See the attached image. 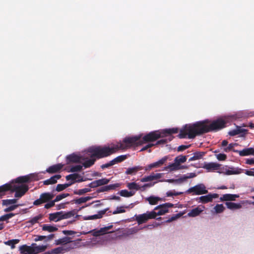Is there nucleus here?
<instances>
[{
	"instance_id": "obj_1",
	"label": "nucleus",
	"mask_w": 254,
	"mask_h": 254,
	"mask_svg": "<svg viewBox=\"0 0 254 254\" xmlns=\"http://www.w3.org/2000/svg\"><path fill=\"white\" fill-rule=\"evenodd\" d=\"M236 119L235 116L225 117L224 119L220 118L213 121L209 125H207V120L197 122L193 124H187L180 130L178 136L180 138L193 139L196 136L204 133L221 129L229 122Z\"/></svg>"
},
{
	"instance_id": "obj_2",
	"label": "nucleus",
	"mask_w": 254,
	"mask_h": 254,
	"mask_svg": "<svg viewBox=\"0 0 254 254\" xmlns=\"http://www.w3.org/2000/svg\"><path fill=\"white\" fill-rule=\"evenodd\" d=\"M141 135H136L131 137H126L122 142L113 144L111 146H99L90 148L89 151L93 153L92 156H95L98 159L105 158L114 154L120 150H126L132 146L141 145L139 143Z\"/></svg>"
},
{
	"instance_id": "obj_3",
	"label": "nucleus",
	"mask_w": 254,
	"mask_h": 254,
	"mask_svg": "<svg viewBox=\"0 0 254 254\" xmlns=\"http://www.w3.org/2000/svg\"><path fill=\"white\" fill-rule=\"evenodd\" d=\"M164 174L163 173H152L151 174L147 176H145L141 178L140 181L141 182H148L155 181L153 183H150L144 184L142 186V189L145 190L146 188H150L153 187L156 183L159 182V180L162 178Z\"/></svg>"
},
{
	"instance_id": "obj_4",
	"label": "nucleus",
	"mask_w": 254,
	"mask_h": 254,
	"mask_svg": "<svg viewBox=\"0 0 254 254\" xmlns=\"http://www.w3.org/2000/svg\"><path fill=\"white\" fill-rule=\"evenodd\" d=\"M163 137L164 135H162L161 132L159 130L151 131L145 135L142 138H140L141 143L139 144L142 145L147 142H153Z\"/></svg>"
},
{
	"instance_id": "obj_5",
	"label": "nucleus",
	"mask_w": 254,
	"mask_h": 254,
	"mask_svg": "<svg viewBox=\"0 0 254 254\" xmlns=\"http://www.w3.org/2000/svg\"><path fill=\"white\" fill-rule=\"evenodd\" d=\"M135 220L137 223L140 225L146 222L149 219H154L156 218L155 211H152L151 212L147 211L146 213L134 215Z\"/></svg>"
},
{
	"instance_id": "obj_6",
	"label": "nucleus",
	"mask_w": 254,
	"mask_h": 254,
	"mask_svg": "<svg viewBox=\"0 0 254 254\" xmlns=\"http://www.w3.org/2000/svg\"><path fill=\"white\" fill-rule=\"evenodd\" d=\"M29 187L27 185L22 184L21 185H11V191L15 192L14 196L20 198L23 196L28 190Z\"/></svg>"
},
{
	"instance_id": "obj_7",
	"label": "nucleus",
	"mask_w": 254,
	"mask_h": 254,
	"mask_svg": "<svg viewBox=\"0 0 254 254\" xmlns=\"http://www.w3.org/2000/svg\"><path fill=\"white\" fill-rule=\"evenodd\" d=\"M186 192L187 193H192V194L195 195H200L207 193L208 190L206 189L205 186L203 184H199L190 188L187 190Z\"/></svg>"
},
{
	"instance_id": "obj_8",
	"label": "nucleus",
	"mask_w": 254,
	"mask_h": 254,
	"mask_svg": "<svg viewBox=\"0 0 254 254\" xmlns=\"http://www.w3.org/2000/svg\"><path fill=\"white\" fill-rule=\"evenodd\" d=\"M54 194L51 192H44L40 194L39 198L33 202L35 206H39L44 203L48 202L54 197Z\"/></svg>"
},
{
	"instance_id": "obj_9",
	"label": "nucleus",
	"mask_w": 254,
	"mask_h": 254,
	"mask_svg": "<svg viewBox=\"0 0 254 254\" xmlns=\"http://www.w3.org/2000/svg\"><path fill=\"white\" fill-rule=\"evenodd\" d=\"M173 204L171 203H165L156 207L154 210L159 209V211L155 212L156 217L158 215H161L168 212V208L172 207Z\"/></svg>"
},
{
	"instance_id": "obj_10",
	"label": "nucleus",
	"mask_w": 254,
	"mask_h": 254,
	"mask_svg": "<svg viewBox=\"0 0 254 254\" xmlns=\"http://www.w3.org/2000/svg\"><path fill=\"white\" fill-rule=\"evenodd\" d=\"M37 175L34 174H30L29 175L21 176L18 177L15 180V182L17 183H28L32 181L37 180Z\"/></svg>"
},
{
	"instance_id": "obj_11",
	"label": "nucleus",
	"mask_w": 254,
	"mask_h": 254,
	"mask_svg": "<svg viewBox=\"0 0 254 254\" xmlns=\"http://www.w3.org/2000/svg\"><path fill=\"white\" fill-rule=\"evenodd\" d=\"M84 158L82 156L77 155L74 153H72L66 156V163L69 164L70 163H81V160H84Z\"/></svg>"
},
{
	"instance_id": "obj_12",
	"label": "nucleus",
	"mask_w": 254,
	"mask_h": 254,
	"mask_svg": "<svg viewBox=\"0 0 254 254\" xmlns=\"http://www.w3.org/2000/svg\"><path fill=\"white\" fill-rule=\"evenodd\" d=\"M99 146H92L88 148L87 152L90 153L91 154L90 156V159H88L86 160L85 159L84 160V162L82 163V166H83L85 168H87L91 167L93 165L96 160V159H98L95 156H92L93 153L89 151V149L92 148L99 147Z\"/></svg>"
},
{
	"instance_id": "obj_13",
	"label": "nucleus",
	"mask_w": 254,
	"mask_h": 254,
	"mask_svg": "<svg viewBox=\"0 0 254 254\" xmlns=\"http://www.w3.org/2000/svg\"><path fill=\"white\" fill-rule=\"evenodd\" d=\"M167 157H164L162 158L161 159L159 160V161H158L156 162H154L153 163L148 165L147 166H146L144 168V170L146 171H150L152 168L160 167L165 163V162L167 161Z\"/></svg>"
},
{
	"instance_id": "obj_14",
	"label": "nucleus",
	"mask_w": 254,
	"mask_h": 254,
	"mask_svg": "<svg viewBox=\"0 0 254 254\" xmlns=\"http://www.w3.org/2000/svg\"><path fill=\"white\" fill-rule=\"evenodd\" d=\"M113 228V225L104 227L100 228L99 230L94 229L91 230L92 235L95 237H98L108 233V231Z\"/></svg>"
},
{
	"instance_id": "obj_15",
	"label": "nucleus",
	"mask_w": 254,
	"mask_h": 254,
	"mask_svg": "<svg viewBox=\"0 0 254 254\" xmlns=\"http://www.w3.org/2000/svg\"><path fill=\"white\" fill-rule=\"evenodd\" d=\"M218 194L217 193H210L206 195L201 196L199 197V202L202 203H206L212 201L213 198L218 197Z\"/></svg>"
},
{
	"instance_id": "obj_16",
	"label": "nucleus",
	"mask_w": 254,
	"mask_h": 254,
	"mask_svg": "<svg viewBox=\"0 0 254 254\" xmlns=\"http://www.w3.org/2000/svg\"><path fill=\"white\" fill-rule=\"evenodd\" d=\"M233 152L238 153L241 156H246L250 155H254V148H247L242 150H233Z\"/></svg>"
},
{
	"instance_id": "obj_17",
	"label": "nucleus",
	"mask_w": 254,
	"mask_h": 254,
	"mask_svg": "<svg viewBox=\"0 0 254 254\" xmlns=\"http://www.w3.org/2000/svg\"><path fill=\"white\" fill-rule=\"evenodd\" d=\"M65 178L67 181L71 180V182H74V183L75 182H81L84 181V180L82 176H81L78 174L76 173L68 175L66 176Z\"/></svg>"
},
{
	"instance_id": "obj_18",
	"label": "nucleus",
	"mask_w": 254,
	"mask_h": 254,
	"mask_svg": "<svg viewBox=\"0 0 254 254\" xmlns=\"http://www.w3.org/2000/svg\"><path fill=\"white\" fill-rule=\"evenodd\" d=\"M64 165L61 163L57 164L50 166L47 169L46 172L50 174H53L59 172L63 167Z\"/></svg>"
},
{
	"instance_id": "obj_19",
	"label": "nucleus",
	"mask_w": 254,
	"mask_h": 254,
	"mask_svg": "<svg viewBox=\"0 0 254 254\" xmlns=\"http://www.w3.org/2000/svg\"><path fill=\"white\" fill-rule=\"evenodd\" d=\"M21 254H35L32 246H28L26 245L21 246L19 248Z\"/></svg>"
},
{
	"instance_id": "obj_20",
	"label": "nucleus",
	"mask_w": 254,
	"mask_h": 254,
	"mask_svg": "<svg viewBox=\"0 0 254 254\" xmlns=\"http://www.w3.org/2000/svg\"><path fill=\"white\" fill-rule=\"evenodd\" d=\"M143 169V167L141 166H136L128 168L126 171L125 174L126 175H135L138 171L142 170Z\"/></svg>"
},
{
	"instance_id": "obj_21",
	"label": "nucleus",
	"mask_w": 254,
	"mask_h": 254,
	"mask_svg": "<svg viewBox=\"0 0 254 254\" xmlns=\"http://www.w3.org/2000/svg\"><path fill=\"white\" fill-rule=\"evenodd\" d=\"M239 197V195L238 194H223L220 198L221 201H234L237 198Z\"/></svg>"
},
{
	"instance_id": "obj_22",
	"label": "nucleus",
	"mask_w": 254,
	"mask_h": 254,
	"mask_svg": "<svg viewBox=\"0 0 254 254\" xmlns=\"http://www.w3.org/2000/svg\"><path fill=\"white\" fill-rule=\"evenodd\" d=\"M62 211L57 212L49 214V219L50 221L58 222L62 219Z\"/></svg>"
},
{
	"instance_id": "obj_23",
	"label": "nucleus",
	"mask_w": 254,
	"mask_h": 254,
	"mask_svg": "<svg viewBox=\"0 0 254 254\" xmlns=\"http://www.w3.org/2000/svg\"><path fill=\"white\" fill-rule=\"evenodd\" d=\"M203 168L208 171H215L219 169L220 165L213 162L208 163L204 165Z\"/></svg>"
},
{
	"instance_id": "obj_24",
	"label": "nucleus",
	"mask_w": 254,
	"mask_h": 254,
	"mask_svg": "<svg viewBox=\"0 0 254 254\" xmlns=\"http://www.w3.org/2000/svg\"><path fill=\"white\" fill-rule=\"evenodd\" d=\"M61 178V176L60 175H56L51 177L50 179L45 180L43 182V184L45 185L55 184L57 182V180L60 179Z\"/></svg>"
},
{
	"instance_id": "obj_25",
	"label": "nucleus",
	"mask_w": 254,
	"mask_h": 254,
	"mask_svg": "<svg viewBox=\"0 0 254 254\" xmlns=\"http://www.w3.org/2000/svg\"><path fill=\"white\" fill-rule=\"evenodd\" d=\"M225 204L227 207L230 210L239 209L242 207L241 203H236L232 202H226Z\"/></svg>"
},
{
	"instance_id": "obj_26",
	"label": "nucleus",
	"mask_w": 254,
	"mask_h": 254,
	"mask_svg": "<svg viewBox=\"0 0 254 254\" xmlns=\"http://www.w3.org/2000/svg\"><path fill=\"white\" fill-rule=\"evenodd\" d=\"M32 246L33 247L34 252L35 253V254L43 252L47 249L46 246L42 245L37 246L36 244H32Z\"/></svg>"
},
{
	"instance_id": "obj_27",
	"label": "nucleus",
	"mask_w": 254,
	"mask_h": 254,
	"mask_svg": "<svg viewBox=\"0 0 254 254\" xmlns=\"http://www.w3.org/2000/svg\"><path fill=\"white\" fill-rule=\"evenodd\" d=\"M55 242V244L57 245H59L66 244L71 242L72 241L71 240V238L68 237H64L63 238L56 240Z\"/></svg>"
},
{
	"instance_id": "obj_28",
	"label": "nucleus",
	"mask_w": 254,
	"mask_h": 254,
	"mask_svg": "<svg viewBox=\"0 0 254 254\" xmlns=\"http://www.w3.org/2000/svg\"><path fill=\"white\" fill-rule=\"evenodd\" d=\"M181 168L182 167H180V166L177 162H174V163H172L168 166L164 167L163 170H169L170 171H172L178 170L181 169Z\"/></svg>"
},
{
	"instance_id": "obj_29",
	"label": "nucleus",
	"mask_w": 254,
	"mask_h": 254,
	"mask_svg": "<svg viewBox=\"0 0 254 254\" xmlns=\"http://www.w3.org/2000/svg\"><path fill=\"white\" fill-rule=\"evenodd\" d=\"M179 129L177 127H174L172 128H166L162 130L161 131L162 135H163L164 136H166V134L169 135H171L173 133H176L178 132Z\"/></svg>"
},
{
	"instance_id": "obj_30",
	"label": "nucleus",
	"mask_w": 254,
	"mask_h": 254,
	"mask_svg": "<svg viewBox=\"0 0 254 254\" xmlns=\"http://www.w3.org/2000/svg\"><path fill=\"white\" fill-rule=\"evenodd\" d=\"M41 226L43 231H48L49 232H54L58 230V228L56 227L48 224H43Z\"/></svg>"
},
{
	"instance_id": "obj_31",
	"label": "nucleus",
	"mask_w": 254,
	"mask_h": 254,
	"mask_svg": "<svg viewBox=\"0 0 254 254\" xmlns=\"http://www.w3.org/2000/svg\"><path fill=\"white\" fill-rule=\"evenodd\" d=\"M202 210L199 207H196L191 209L188 214V215L190 217H195L200 214Z\"/></svg>"
},
{
	"instance_id": "obj_32",
	"label": "nucleus",
	"mask_w": 254,
	"mask_h": 254,
	"mask_svg": "<svg viewBox=\"0 0 254 254\" xmlns=\"http://www.w3.org/2000/svg\"><path fill=\"white\" fill-rule=\"evenodd\" d=\"M11 185L10 184H5L1 186H0V196L4 194L5 192L10 190L11 191Z\"/></svg>"
},
{
	"instance_id": "obj_33",
	"label": "nucleus",
	"mask_w": 254,
	"mask_h": 254,
	"mask_svg": "<svg viewBox=\"0 0 254 254\" xmlns=\"http://www.w3.org/2000/svg\"><path fill=\"white\" fill-rule=\"evenodd\" d=\"M92 198L91 196L81 197L77 199H74L72 201L77 204H80L87 202Z\"/></svg>"
},
{
	"instance_id": "obj_34",
	"label": "nucleus",
	"mask_w": 254,
	"mask_h": 254,
	"mask_svg": "<svg viewBox=\"0 0 254 254\" xmlns=\"http://www.w3.org/2000/svg\"><path fill=\"white\" fill-rule=\"evenodd\" d=\"M161 199V198L159 197L154 196H150L146 198V200H147L151 205L156 204Z\"/></svg>"
},
{
	"instance_id": "obj_35",
	"label": "nucleus",
	"mask_w": 254,
	"mask_h": 254,
	"mask_svg": "<svg viewBox=\"0 0 254 254\" xmlns=\"http://www.w3.org/2000/svg\"><path fill=\"white\" fill-rule=\"evenodd\" d=\"M43 215L40 214L39 215L32 218L30 220L27 221V223L30 224V226H32L36 223H38V221L41 220L43 218Z\"/></svg>"
},
{
	"instance_id": "obj_36",
	"label": "nucleus",
	"mask_w": 254,
	"mask_h": 254,
	"mask_svg": "<svg viewBox=\"0 0 254 254\" xmlns=\"http://www.w3.org/2000/svg\"><path fill=\"white\" fill-rule=\"evenodd\" d=\"M127 158V155H122L119 156L112 160L114 165L119 163H121L125 160Z\"/></svg>"
},
{
	"instance_id": "obj_37",
	"label": "nucleus",
	"mask_w": 254,
	"mask_h": 254,
	"mask_svg": "<svg viewBox=\"0 0 254 254\" xmlns=\"http://www.w3.org/2000/svg\"><path fill=\"white\" fill-rule=\"evenodd\" d=\"M127 187L130 190H138L141 189V188H142V187H140L139 185H138L137 183L135 182L128 183Z\"/></svg>"
},
{
	"instance_id": "obj_38",
	"label": "nucleus",
	"mask_w": 254,
	"mask_h": 254,
	"mask_svg": "<svg viewBox=\"0 0 254 254\" xmlns=\"http://www.w3.org/2000/svg\"><path fill=\"white\" fill-rule=\"evenodd\" d=\"M65 250L63 247H58L52 250L51 251H48L46 253H48L49 254H60L64 253V251Z\"/></svg>"
},
{
	"instance_id": "obj_39",
	"label": "nucleus",
	"mask_w": 254,
	"mask_h": 254,
	"mask_svg": "<svg viewBox=\"0 0 254 254\" xmlns=\"http://www.w3.org/2000/svg\"><path fill=\"white\" fill-rule=\"evenodd\" d=\"M134 192L132 191H128L127 190H123L120 191V194L122 196L130 197L134 194Z\"/></svg>"
},
{
	"instance_id": "obj_40",
	"label": "nucleus",
	"mask_w": 254,
	"mask_h": 254,
	"mask_svg": "<svg viewBox=\"0 0 254 254\" xmlns=\"http://www.w3.org/2000/svg\"><path fill=\"white\" fill-rule=\"evenodd\" d=\"M186 156L179 155L175 158L174 162H177L180 166L181 163H185L186 161Z\"/></svg>"
},
{
	"instance_id": "obj_41",
	"label": "nucleus",
	"mask_w": 254,
	"mask_h": 254,
	"mask_svg": "<svg viewBox=\"0 0 254 254\" xmlns=\"http://www.w3.org/2000/svg\"><path fill=\"white\" fill-rule=\"evenodd\" d=\"M19 240L18 239H12L4 242V244L6 245L10 246L11 248L13 249L15 248V245L18 243Z\"/></svg>"
},
{
	"instance_id": "obj_42",
	"label": "nucleus",
	"mask_w": 254,
	"mask_h": 254,
	"mask_svg": "<svg viewBox=\"0 0 254 254\" xmlns=\"http://www.w3.org/2000/svg\"><path fill=\"white\" fill-rule=\"evenodd\" d=\"M241 173V169L231 168V170H228L226 172V174L228 175L239 174Z\"/></svg>"
},
{
	"instance_id": "obj_43",
	"label": "nucleus",
	"mask_w": 254,
	"mask_h": 254,
	"mask_svg": "<svg viewBox=\"0 0 254 254\" xmlns=\"http://www.w3.org/2000/svg\"><path fill=\"white\" fill-rule=\"evenodd\" d=\"M173 137L172 136H169L168 138L167 139H160L159 140H158L156 143H155V145H160V144H165L166 143H167L168 141H170L172 140Z\"/></svg>"
},
{
	"instance_id": "obj_44",
	"label": "nucleus",
	"mask_w": 254,
	"mask_h": 254,
	"mask_svg": "<svg viewBox=\"0 0 254 254\" xmlns=\"http://www.w3.org/2000/svg\"><path fill=\"white\" fill-rule=\"evenodd\" d=\"M91 191V189L89 188H84L80 189L74 191V194L77 195H82L86 192Z\"/></svg>"
},
{
	"instance_id": "obj_45",
	"label": "nucleus",
	"mask_w": 254,
	"mask_h": 254,
	"mask_svg": "<svg viewBox=\"0 0 254 254\" xmlns=\"http://www.w3.org/2000/svg\"><path fill=\"white\" fill-rule=\"evenodd\" d=\"M204 152L197 151L193 154V156L195 160L201 159L205 155Z\"/></svg>"
},
{
	"instance_id": "obj_46",
	"label": "nucleus",
	"mask_w": 254,
	"mask_h": 254,
	"mask_svg": "<svg viewBox=\"0 0 254 254\" xmlns=\"http://www.w3.org/2000/svg\"><path fill=\"white\" fill-rule=\"evenodd\" d=\"M74 215V213L72 211H69L67 212H65V213H64V212L62 211V219L69 218H71V217L73 216Z\"/></svg>"
},
{
	"instance_id": "obj_47",
	"label": "nucleus",
	"mask_w": 254,
	"mask_h": 254,
	"mask_svg": "<svg viewBox=\"0 0 254 254\" xmlns=\"http://www.w3.org/2000/svg\"><path fill=\"white\" fill-rule=\"evenodd\" d=\"M214 209L217 213H220L224 210L225 208L222 204H217L214 207Z\"/></svg>"
},
{
	"instance_id": "obj_48",
	"label": "nucleus",
	"mask_w": 254,
	"mask_h": 254,
	"mask_svg": "<svg viewBox=\"0 0 254 254\" xmlns=\"http://www.w3.org/2000/svg\"><path fill=\"white\" fill-rule=\"evenodd\" d=\"M14 215H15V214H14L13 213L6 214L0 217V221H6L7 219H9V218H12Z\"/></svg>"
},
{
	"instance_id": "obj_49",
	"label": "nucleus",
	"mask_w": 254,
	"mask_h": 254,
	"mask_svg": "<svg viewBox=\"0 0 254 254\" xmlns=\"http://www.w3.org/2000/svg\"><path fill=\"white\" fill-rule=\"evenodd\" d=\"M17 199H5L2 200V204L4 205H8L10 204H15L17 202Z\"/></svg>"
},
{
	"instance_id": "obj_50",
	"label": "nucleus",
	"mask_w": 254,
	"mask_h": 254,
	"mask_svg": "<svg viewBox=\"0 0 254 254\" xmlns=\"http://www.w3.org/2000/svg\"><path fill=\"white\" fill-rule=\"evenodd\" d=\"M183 192H176L175 190H170L166 192L167 196L170 197L173 196H177L183 194Z\"/></svg>"
},
{
	"instance_id": "obj_51",
	"label": "nucleus",
	"mask_w": 254,
	"mask_h": 254,
	"mask_svg": "<svg viewBox=\"0 0 254 254\" xmlns=\"http://www.w3.org/2000/svg\"><path fill=\"white\" fill-rule=\"evenodd\" d=\"M237 145L238 144L236 143H230L229 144H228V145L227 146L225 147L223 150L226 152H229L230 151H233V150H234L233 149L234 147L235 146Z\"/></svg>"
},
{
	"instance_id": "obj_52",
	"label": "nucleus",
	"mask_w": 254,
	"mask_h": 254,
	"mask_svg": "<svg viewBox=\"0 0 254 254\" xmlns=\"http://www.w3.org/2000/svg\"><path fill=\"white\" fill-rule=\"evenodd\" d=\"M236 129L238 132V134H241V136H244L248 132L247 129L242 128L241 127L238 126L237 127Z\"/></svg>"
},
{
	"instance_id": "obj_53",
	"label": "nucleus",
	"mask_w": 254,
	"mask_h": 254,
	"mask_svg": "<svg viewBox=\"0 0 254 254\" xmlns=\"http://www.w3.org/2000/svg\"><path fill=\"white\" fill-rule=\"evenodd\" d=\"M82 166L80 165H75L71 167L69 172H79L82 169Z\"/></svg>"
},
{
	"instance_id": "obj_54",
	"label": "nucleus",
	"mask_w": 254,
	"mask_h": 254,
	"mask_svg": "<svg viewBox=\"0 0 254 254\" xmlns=\"http://www.w3.org/2000/svg\"><path fill=\"white\" fill-rule=\"evenodd\" d=\"M69 195V193H62V194L58 195L54 199L55 201H56V202H58V201L63 199V198H65L66 197H67Z\"/></svg>"
},
{
	"instance_id": "obj_55",
	"label": "nucleus",
	"mask_w": 254,
	"mask_h": 254,
	"mask_svg": "<svg viewBox=\"0 0 254 254\" xmlns=\"http://www.w3.org/2000/svg\"><path fill=\"white\" fill-rule=\"evenodd\" d=\"M98 182L99 186H101L108 184L110 182V180L107 178H102L101 179L98 180Z\"/></svg>"
},
{
	"instance_id": "obj_56",
	"label": "nucleus",
	"mask_w": 254,
	"mask_h": 254,
	"mask_svg": "<svg viewBox=\"0 0 254 254\" xmlns=\"http://www.w3.org/2000/svg\"><path fill=\"white\" fill-rule=\"evenodd\" d=\"M216 158L219 161H225L227 159V155L223 153H219L216 155Z\"/></svg>"
},
{
	"instance_id": "obj_57",
	"label": "nucleus",
	"mask_w": 254,
	"mask_h": 254,
	"mask_svg": "<svg viewBox=\"0 0 254 254\" xmlns=\"http://www.w3.org/2000/svg\"><path fill=\"white\" fill-rule=\"evenodd\" d=\"M55 200H51L50 201L48 202L44 206V208L46 209H49L55 206Z\"/></svg>"
},
{
	"instance_id": "obj_58",
	"label": "nucleus",
	"mask_w": 254,
	"mask_h": 254,
	"mask_svg": "<svg viewBox=\"0 0 254 254\" xmlns=\"http://www.w3.org/2000/svg\"><path fill=\"white\" fill-rule=\"evenodd\" d=\"M124 208V206L118 207L116 210L113 212V214H116L118 213H124L125 212V210Z\"/></svg>"
},
{
	"instance_id": "obj_59",
	"label": "nucleus",
	"mask_w": 254,
	"mask_h": 254,
	"mask_svg": "<svg viewBox=\"0 0 254 254\" xmlns=\"http://www.w3.org/2000/svg\"><path fill=\"white\" fill-rule=\"evenodd\" d=\"M18 207V205L15 204L6 208L4 209V212H8L14 210Z\"/></svg>"
},
{
	"instance_id": "obj_60",
	"label": "nucleus",
	"mask_w": 254,
	"mask_h": 254,
	"mask_svg": "<svg viewBox=\"0 0 254 254\" xmlns=\"http://www.w3.org/2000/svg\"><path fill=\"white\" fill-rule=\"evenodd\" d=\"M108 191L110 190H115L117 188H118L120 187V184L116 183L115 184H111L107 186Z\"/></svg>"
},
{
	"instance_id": "obj_61",
	"label": "nucleus",
	"mask_w": 254,
	"mask_h": 254,
	"mask_svg": "<svg viewBox=\"0 0 254 254\" xmlns=\"http://www.w3.org/2000/svg\"><path fill=\"white\" fill-rule=\"evenodd\" d=\"M114 162H113L112 160L110 161L109 162L107 163H106V164H103L101 166V168L102 169H104L105 168H109L110 167L114 165Z\"/></svg>"
},
{
	"instance_id": "obj_62",
	"label": "nucleus",
	"mask_w": 254,
	"mask_h": 254,
	"mask_svg": "<svg viewBox=\"0 0 254 254\" xmlns=\"http://www.w3.org/2000/svg\"><path fill=\"white\" fill-rule=\"evenodd\" d=\"M88 186L90 187V188H95L99 187L98 180L92 182L88 185Z\"/></svg>"
},
{
	"instance_id": "obj_63",
	"label": "nucleus",
	"mask_w": 254,
	"mask_h": 254,
	"mask_svg": "<svg viewBox=\"0 0 254 254\" xmlns=\"http://www.w3.org/2000/svg\"><path fill=\"white\" fill-rule=\"evenodd\" d=\"M109 209V208H107L104 210L99 211L97 214L99 219L101 218Z\"/></svg>"
},
{
	"instance_id": "obj_64",
	"label": "nucleus",
	"mask_w": 254,
	"mask_h": 254,
	"mask_svg": "<svg viewBox=\"0 0 254 254\" xmlns=\"http://www.w3.org/2000/svg\"><path fill=\"white\" fill-rule=\"evenodd\" d=\"M190 145H180V146H179L178 147L177 150L178 151H183L186 150V149L189 148L190 147Z\"/></svg>"
}]
</instances>
